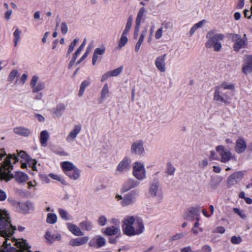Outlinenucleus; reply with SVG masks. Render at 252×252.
Instances as JSON below:
<instances>
[{
  "label": "nucleus",
  "instance_id": "1",
  "mask_svg": "<svg viewBox=\"0 0 252 252\" xmlns=\"http://www.w3.org/2000/svg\"><path fill=\"white\" fill-rule=\"evenodd\" d=\"M19 159L15 154H9L5 158L0 167V180L8 181L14 178L19 183H25L28 181V175L22 171H17L14 175L11 173L13 167L12 164L16 163Z\"/></svg>",
  "mask_w": 252,
  "mask_h": 252
},
{
  "label": "nucleus",
  "instance_id": "2",
  "mask_svg": "<svg viewBox=\"0 0 252 252\" xmlns=\"http://www.w3.org/2000/svg\"><path fill=\"white\" fill-rule=\"evenodd\" d=\"M123 233L128 236L138 235L144 231L145 228L141 218L133 216H126L122 225Z\"/></svg>",
  "mask_w": 252,
  "mask_h": 252
},
{
  "label": "nucleus",
  "instance_id": "3",
  "mask_svg": "<svg viewBox=\"0 0 252 252\" xmlns=\"http://www.w3.org/2000/svg\"><path fill=\"white\" fill-rule=\"evenodd\" d=\"M226 89L234 91L235 89L234 85L231 83L228 84L226 82H223L220 85L216 86L213 99L225 104H229L230 103V100L231 99L229 95V92H223V90Z\"/></svg>",
  "mask_w": 252,
  "mask_h": 252
},
{
  "label": "nucleus",
  "instance_id": "4",
  "mask_svg": "<svg viewBox=\"0 0 252 252\" xmlns=\"http://www.w3.org/2000/svg\"><path fill=\"white\" fill-rule=\"evenodd\" d=\"M214 32L210 31L206 35L207 38H209L205 44L206 47L210 48H214L215 51H220L221 48V44L220 41H222L224 38V35L222 33H217L211 36V34H214Z\"/></svg>",
  "mask_w": 252,
  "mask_h": 252
},
{
  "label": "nucleus",
  "instance_id": "5",
  "mask_svg": "<svg viewBox=\"0 0 252 252\" xmlns=\"http://www.w3.org/2000/svg\"><path fill=\"white\" fill-rule=\"evenodd\" d=\"M228 36L234 42L233 49L235 52H238L241 48H246L248 44V38L245 34L242 38L241 35L236 33H229Z\"/></svg>",
  "mask_w": 252,
  "mask_h": 252
},
{
  "label": "nucleus",
  "instance_id": "6",
  "mask_svg": "<svg viewBox=\"0 0 252 252\" xmlns=\"http://www.w3.org/2000/svg\"><path fill=\"white\" fill-rule=\"evenodd\" d=\"M216 150L220 156L219 160L221 162L226 163L231 159L236 160V157L233 155L230 151L227 150L224 146H217Z\"/></svg>",
  "mask_w": 252,
  "mask_h": 252
},
{
  "label": "nucleus",
  "instance_id": "7",
  "mask_svg": "<svg viewBox=\"0 0 252 252\" xmlns=\"http://www.w3.org/2000/svg\"><path fill=\"white\" fill-rule=\"evenodd\" d=\"M10 222L9 214L6 211L0 209V234L6 233Z\"/></svg>",
  "mask_w": 252,
  "mask_h": 252
},
{
  "label": "nucleus",
  "instance_id": "8",
  "mask_svg": "<svg viewBox=\"0 0 252 252\" xmlns=\"http://www.w3.org/2000/svg\"><path fill=\"white\" fill-rule=\"evenodd\" d=\"M133 175L138 180H143L146 177L145 169L144 165L135 162L133 167Z\"/></svg>",
  "mask_w": 252,
  "mask_h": 252
},
{
  "label": "nucleus",
  "instance_id": "9",
  "mask_svg": "<svg viewBox=\"0 0 252 252\" xmlns=\"http://www.w3.org/2000/svg\"><path fill=\"white\" fill-rule=\"evenodd\" d=\"M17 156L20 157L24 161L27 163L30 167H31L33 171H37L36 168L37 160L35 159L32 158L28 154L23 151H21Z\"/></svg>",
  "mask_w": 252,
  "mask_h": 252
},
{
  "label": "nucleus",
  "instance_id": "10",
  "mask_svg": "<svg viewBox=\"0 0 252 252\" xmlns=\"http://www.w3.org/2000/svg\"><path fill=\"white\" fill-rule=\"evenodd\" d=\"M244 177V173L242 171H237L230 175L227 180L228 188H231L232 186L239 183Z\"/></svg>",
  "mask_w": 252,
  "mask_h": 252
},
{
  "label": "nucleus",
  "instance_id": "11",
  "mask_svg": "<svg viewBox=\"0 0 252 252\" xmlns=\"http://www.w3.org/2000/svg\"><path fill=\"white\" fill-rule=\"evenodd\" d=\"M200 214V208L198 206L190 207L188 209V212H186L184 219L188 220H193L198 217Z\"/></svg>",
  "mask_w": 252,
  "mask_h": 252
},
{
  "label": "nucleus",
  "instance_id": "12",
  "mask_svg": "<svg viewBox=\"0 0 252 252\" xmlns=\"http://www.w3.org/2000/svg\"><path fill=\"white\" fill-rule=\"evenodd\" d=\"M130 159L129 158L126 157L118 165L117 167V171L120 173H122L128 170L130 168Z\"/></svg>",
  "mask_w": 252,
  "mask_h": 252
},
{
  "label": "nucleus",
  "instance_id": "13",
  "mask_svg": "<svg viewBox=\"0 0 252 252\" xmlns=\"http://www.w3.org/2000/svg\"><path fill=\"white\" fill-rule=\"evenodd\" d=\"M143 142L142 140H137L132 143L131 147L132 154L141 155L144 152Z\"/></svg>",
  "mask_w": 252,
  "mask_h": 252
},
{
  "label": "nucleus",
  "instance_id": "14",
  "mask_svg": "<svg viewBox=\"0 0 252 252\" xmlns=\"http://www.w3.org/2000/svg\"><path fill=\"white\" fill-rule=\"evenodd\" d=\"M137 194L136 190H132L128 193L126 194L123 198V200L121 202L123 206H126L133 203V200Z\"/></svg>",
  "mask_w": 252,
  "mask_h": 252
},
{
  "label": "nucleus",
  "instance_id": "15",
  "mask_svg": "<svg viewBox=\"0 0 252 252\" xmlns=\"http://www.w3.org/2000/svg\"><path fill=\"white\" fill-rule=\"evenodd\" d=\"M104 234L107 236L117 235V238L121 236L120 226L114 225L107 227L105 228Z\"/></svg>",
  "mask_w": 252,
  "mask_h": 252
},
{
  "label": "nucleus",
  "instance_id": "16",
  "mask_svg": "<svg viewBox=\"0 0 252 252\" xmlns=\"http://www.w3.org/2000/svg\"><path fill=\"white\" fill-rule=\"evenodd\" d=\"M166 54L158 57L155 61V65L158 70L164 72L166 70L165 57Z\"/></svg>",
  "mask_w": 252,
  "mask_h": 252
},
{
  "label": "nucleus",
  "instance_id": "17",
  "mask_svg": "<svg viewBox=\"0 0 252 252\" xmlns=\"http://www.w3.org/2000/svg\"><path fill=\"white\" fill-rule=\"evenodd\" d=\"M247 148V144L245 140L239 137L236 141L235 151L238 154H241L244 152Z\"/></svg>",
  "mask_w": 252,
  "mask_h": 252
},
{
  "label": "nucleus",
  "instance_id": "18",
  "mask_svg": "<svg viewBox=\"0 0 252 252\" xmlns=\"http://www.w3.org/2000/svg\"><path fill=\"white\" fill-rule=\"evenodd\" d=\"M139 184V183L132 179H128L126 180L123 185L122 188V192H125L133 188L137 187Z\"/></svg>",
  "mask_w": 252,
  "mask_h": 252
},
{
  "label": "nucleus",
  "instance_id": "19",
  "mask_svg": "<svg viewBox=\"0 0 252 252\" xmlns=\"http://www.w3.org/2000/svg\"><path fill=\"white\" fill-rule=\"evenodd\" d=\"M81 130V126L80 125H75L72 130L70 131L66 138V140L68 142L73 141L76 137L78 134Z\"/></svg>",
  "mask_w": 252,
  "mask_h": 252
},
{
  "label": "nucleus",
  "instance_id": "20",
  "mask_svg": "<svg viewBox=\"0 0 252 252\" xmlns=\"http://www.w3.org/2000/svg\"><path fill=\"white\" fill-rule=\"evenodd\" d=\"M89 238L87 236H84L81 238H77L72 239L70 242V245L75 247V246H79L84 244H85L88 241Z\"/></svg>",
  "mask_w": 252,
  "mask_h": 252
},
{
  "label": "nucleus",
  "instance_id": "21",
  "mask_svg": "<svg viewBox=\"0 0 252 252\" xmlns=\"http://www.w3.org/2000/svg\"><path fill=\"white\" fill-rule=\"evenodd\" d=\"M245 61L247 64L243 66L242 71L244 73L247 74L248 72L252 71V56H246Z\"/></svg>",
  "mask_w": 252,
  "mask_h": 252
},
{
  "label": "nucleus",
  "instance_id": "22",
  "mask_svg": "<svg viewBox=\"0 0 252 252\" xmlns=\"http://www.w3.org/2000/svg\"><path fill=\"white\" fill-rule=\"evenodd\" d=\"M14 132L18 135L23 136H29L32 132L30 129L23 126H17L13 129Z\"/></svg>",
  "mask_w": 252,
  "mask_h": 252
},
{
  "label": "nucleus",
  "instance_id": "23",
  "mask_svg": "<svg viewBox=\"0 0 252 252\" xmlns=\"http://www.w3.org/2000/svg\"><path fill=\"white\" fill-rule=\"evenodd\" d=\"M61 166L64 174H68L70 171H72L73 169L77 168L72 163L67 161L61 162Z\"/></svg>",
  "mask_w": 252,
  "mask_h": 252
},
{
  "label": "nucleus",
  "instance_id": "24",
  "mask_svg": "<svg viewBox=\"0 0 252 252\" xmlns=\"http://www.w3.org/2000/svg\"><path fill=\"white\" fill-rule=\"evenodd\" d=\"M105 51V48L102 46L101 48H96L94 51L92 59V63L95 65L96 61L98 59V56H102L104 54Z\"/></svg>",
  "mask_w": 252,
  "mask_h": 252
},
{
  "label": "nucleus",
  "instance_id": "25",
  "mask_svg": "<svg viewBox=\"0 0 252 252\" xmlns=\"http://www.w3.org/2000/svg\"><path fill=\"white\" fill-rule=\"evenodd\" d=\"M45 238L47 243L51 244L56 240L59 241L61 239V236L60 234H52L50 232H47L45 235Z\"/></svg>",
  "mask_w": 252,
  "mask_h": 252
},
{
  "label": "nucleus",
  "instance_id": "26",
  "mask_svg": "<svg viewBox=\"0 0 252 252\" xmlns=\"http://www.w3.org/2000/svg\"><path fill=\"white\" fill-rule=\"evenodd\" d=\"M67 226L69 230L74 235L79 236H83L84 233L81 231L80 228L76 225L71 223H67Z\"/></svg>",
  "mask_w": 252,
  "mask_h": 252
},
{
  "label": "nucleus",
  "instance_id": "27",
  "mask_svg": "<svg viewBox=\"0 0 252 252\" xmlns=\"http://www.w3.org/2000/svg\"><path fill=\"white\" fill-rule=\"evenodd\" d=\"M96 243L97 245V248H100L105 245V239L101 236H98L95 240H92L90 243V246L93 247L94 246V244Z\"/></svg>",
  "mask_w": 252,
  "mask_h": 252
},
{
  "label": "nucleus",
  "instance_id": "28",
  "mask_svg": "<svg viewBox=\"0 0 252 252\" xmlns=\"http://www.w3.org/2000/svg\"><path fill=\"white\" fill-rule=\"evenodd\" d=\"M16 246L20 249L19 251H29L31 247L27 243L26 240L21 239L16 243Z\"/></svg>",
  "mask_w": 252,
  "mask_h": 252
},
{
  "label": "nucleus",
  "instance_id": "29",
  "mask_svg": "<svg viewBox=\"0 0 252 252\" xmlns=\"http://www.w3.org/2000/svg\"><path fill=\"white\" fill-rule=\"evenodd\" d=\"M49 138L48 132L47 130H43L41 132L40 135V142L43 146L46 145L47 142Z\"/></svg>",
  "mask_w": 252,
  "mask_h": 252
},
{
  "label": "nucleus",
  "instance_id": "30",
  "mask_svg": "<svg viewBox=\"0 0 252 252\" xmlns=\"http://www.w3.org/2000/svg\"><path fill=\"white\" fill-rule=\"evenodd\" d=\"M65 174L71 179L76 180L80 177V170L77 168L70 171L69 173Z\"/></svg>",
  "mask_w": 252,
  "mask_h": 252
},
{
  "label": "nucleus",
  "instance_id": "31",
  "mask_svg": "<svg viewBox=\"0 0 252 252\" xmlns=\"http://www.w3.org/2000/svg\"><path fill=\"white\" fill-rule=\"evenodd\" d=\"M65 109V105L63 103L58 104L54 111V114L57 117H60Z\"/></svg>",
  "mask_w": 252,
  "mask_h": 252
},
{
  "label": "nucleus",
  "instance_id": "32",
  "mask_svg": "<svg viewBox=\"0 0 252 252\" xmlns=\"http://www.w3.org/2000/svg\"><path fill=\"white\" fill-rule=\"evenodd\" d=\"M79 226L83 230L90 231L92 229V223L87 220H84L80 223Z\"/></svg>",
  "mask_w": 252,
  "mask_h": 252
},
{
  "label": "nucleus",
  "instance_id": "33",
  "mask_svg": "<svg viewBox=\"0 0 252 252\" xmlns=\"http://www.w3.org/2000/svg\"><path fill=\"white\" fill-rule=\"evenodd\" d=\"M109 90L108 84H105L102 88L101 92L100 98L101 100H103L107 97L109 96Z\"/></svg>",
  "mask_w": 252,
  "mask_h": 252
},
{
  "label": "nucleus",
  "instance_id": "34",
  "mask_svg": "<svg viewBox=\"0 0 252 252\" xmlns=\"http://www.w3.org/2000/svg\"><path fill=\"white\" fill-rule=\"evenodd\" d=\"M91 83L90 80H84L83 81L80 85V90L78 93V95L81 96L84 94L86 88L90 85Z\"/></svg>",
  "mask_w": 252,
  "mask_h": 252
},
{
  "label": "nucleus",
  "instance_id": "35",
  "mask_svg": "<svg viewBox=\"0 0 252 252\" xmlns=\"http://www.w3.org/2000/svg\"><path fill=\"white\" fill-rule=\"evenodd\" d=\"M146 33V31H143L142 32V33L140 36V37L139 38V40L135 45V51L136 52H137L139 50L143 42Z\"/></svg>",
  "mask_w": 252,
  "mask_h": 252
},
{
  "label": "nucleus",
  "instance_id": "36",
  "mask_svg": "<svg viewBox=\"0 0 252 252\" xmlns=\"http://www.w3.org/2000/svg\"><path fill=\"white\" fill-rule=\"evenodd\" d=\"M57 217L55 214L48 213L46 218V222L50 224H54L57 222Z\"/></svg>",
  "mask_w": 252,
  "mask_h": 252
},
{
  "label": "nucleus",
  "instance_id": "37",
  "mask_svg": "<svg viewBox=\"0 0 252 252\" xmlns=\"http://www.w3.org/2000/svg\"><path fill=\"white\" fill-rule=\"evenodd\" d=\"M145 12V8L143 7H141L137 15L136 18V23L141 24L142 19L144 16V14Z\"/></svg>",
  "mask_w": 252,
  "mask_h": 252
},
{
  "label": "nucleus",
  "instance_id": "38",
  "mask_svg": "<svg viewBox=\"0 0 252 252\" xmlns=\"http://www.w3.org/2000/svg\"><path fill=\"white\" fill-rule=\"evenodd\" d=\"M21 34V31H20L18 28H17L15 32H13V36L14 37V43L15 47H16L17 45V44L20 38Z\"/></svg>",
  "mask_w": 252,
  "mask_h": 252
},
{
  "label": "nucleus",
  "instance_id": "39",
  "mask_svg": "<svg viewBox=\"0 0 252 252\" xmlns=\"http://www.w3.org/2000/svg\"><path fill=\"white\" fill-rule=\"evenodd\" d=\"M27 205H28L27 204L26 202L18 203V207L19 208V211L24 214L28 213Z\"/></svg>",
  "mask_w": 252,
  "mask_h": 252
},
{
  "label": "nucleus",
  "instance_id": "40",
  "mask_svg": "<svg viewBox=\"0 0 252 252\" xmlns=\"http://www.w3.org/2000/svg\"><path fill=\"white\" fill-rule=\"evenodd\" d=\"M45 88L44 83L40 82L37 85H35V87H32L33 93H37L40 91L43 90Z\"/></svg>",
  "mask_w": 252,
  "mask_h": 252
},
{
  "label": "nucleus",
  "instance_id": "41",
  "mask_svg": "<svg viewBox=\"0 0 252 252\" xmlns=\"http://www.w3.org/2000/svg\"><path fill=\"white\" fill-rule=\"evenodd\" d=\"M58 212L59 213V215H60L61 218L62 219L65 220H69V218L68 217V213L65 210H64L63 209L60 208L58 210Z\"/></svg>",
  "mask_w": 252,
  "mask_h": 252
},
{
  "label": "nucleus",
  "instance_id": "42",
  "mask_svg": "<svg viewBox=\"0 0 252 252\" xmlns=\"http://www.w3.org/2000/svg\"><path fill=\"white\" fill-rule=\"evenodd\" d=\"M158 183L153 184L150 189V192L153 196H155L157 194V192L158 190Z\"/></svg>",
  "mask_w": 252,
  "mask_h": 252
},
{
  "label": "nucleus",
  "instance_id": "43",
  "mask_svg": "<svg viewBox=\"0 0 252 252\" xmlns=\"http://www.w3.org/2000/svg\"><path fill=\"white\" fill-rule=\"evenodd\" d=\"M123 69V67L121 66L113 70L109 71L111 74L110 75H111V76H117L122 72Z\"/></svg>",
  "mask_w": 252,
  "mask_h": 252
},
{
  "label": "nucleus",
  "instance_id": "44",
  "mask_svg": "<svg viewBox=\"0 0 252 252\" xmlns=\"http://www.w3.org/2000/svg\"><path fill=\"white\" fill-rule=\"evenodd\" d=\"M78 42V39H74V40L70 43L67 52V55H69L73 51L74 47Z\"/></svg>",
  "mask_w": 252,
  "mask_h": 252
},
{
  "label": "nucleus",
  "instance_id": "45",
  "mask_svg": "<svg viewBox=\"0 0 252 252\" xmlns=\"http://www.w3.org/2000/svg\"><path fill=\"white\" fill-rule=\"evenodd\" d=\"M128 39L126 36L121 35L120 40L119 42V47L122 48L124 47L127 42Z\"/></svg>",
  "mask_w": 252,
  "mask_h": 252
},
{
  "label": "nucleus",
  "instance_id": "46",
  "mask_svg": "<svg viewBox=\"0 0 252 252\" xmlns=\"http://www.w3.org/2000/svg\"><path fill=\"white\" fill-rule=\"evenodd\" d=\"M230 241L233 244L238 245L241 243L242 241V239L240 236H233L231 238Z\"/></svg>",
  "mask_w": 252,
  "mask_h": 252
},
{
  "label": "nucleus",
  "instance_id": "47",
  "mask_svg": "<svg viewBox=\"0 0 252 252\" xmlns=\"http://www.w3.org/2000/svg\"><path fill=\"white\" fill-rule=\"evenodd\" d=\"M175 171V168L172 166L170 162L167 163V173L169 175H173Z\"/></svg>",
  "mask_w": 252,
  "mask_h": 252
},
{
  "label": "nucleus",
  "instance_id": "48",
  "mask_svg": "<svg viewBox=\"0 0 252 252\" xmlns=\"http://www.w3.org/2000/svg\"><path fill=\"white\" fill-rule=\"evenodd\" d=\"M186 235L184 233H177L169 239L170 241H173L183 238Z\"/></svg>",
  "mask_w": 252,
  "mask_h": 252
},
{
  "label": "nucleus",
  "instance_id": "49",
  "mask_svg": "<svg viewBox=\"0 0 252 252\" xmlns=\"http://www.w3.org/2000/svg\"><path fill=\"white\" fill-rule=\"evenodd\" d=\"M233 211L235 213L238 215L241 218H242V219L246 218V215L245 214L244 211L243 210H241L240 209L237 208H234Z\"/></svg>",
  "mask_w": 252,
  "mask_h": 252
},
{
  "label": "nucleus",
  "instance_id": "50",
  "mask_svg": "<svg viewBox=\"0 0 252 252\" xmlns=\"http://www.w3.org/2000/svg\"><path fill=\"white\" fill-rule=\"evenodd\" d=\"M85 44H86V41H85V40H84V41L83 42V43L81 44V45L79 47V48L77 49V50L74 53L73 56L77 58L78 55L80 53L81 51L84 48V47L85 45Z\"/></svg>",
  "mask_w": 252,
  "mask_h": 252
},
{
  "label": "nucleus",
  "instance_id": "51",
  "mask_svg": "<svg viewBox=\"0 0 252 252\" xmlns=\"http://www.w3.org/2000/svg\"><path fill=\"white\" fill-rule=\"evenodd\" d=\"M107 222V219L104 216H101L99 217L98 220V224L101 226H104L106 224Z\"/></svg>",
  "mask_w": 252,
  "mask_h": 252
},
{
  "label": "nucleus",
  "instance_id": "52",
  "mask_svg": "<svg viewBox=\"0 0 252 252\" xmlns=\"http://www.w3.org/2000/svg\"><path fill=\"white\" fill-rule=\"evenodd\" d=\"M140 24L138 23H136L135 28H134V35L133 37L134 39H136L138 35V33L140 27Z\"/></svg>",
  "mask_w": 252,
  "mask_h": 252
},
{
  "label": "nucleus",
  "instance_id": "53",
  "mask_svg": "<svg viewBox=\"0 0 252 252\" xmlns=\"http://www.w3.org/2000/svg\"><path fill=\"white\" fill-rule=\"evenodd\" d=\"M18 74V70H13L11 71L9 74L8 79L10 81H12L14 79L15 77L17 76Z\"/></svg>",
  "mask_w": 252,
  "mask_h": 252
},
{
  "label": "nucleus",
  "instance_id": "54",
  "mask_svg": "<svg viewBox=\"0 0 252 252\" xmlns=\"http://www.w3.org/2000/svg\"><path fill=\"white\" fill-rule=\"evenodd\" d=\"M210 160H219L220 157L217 155L215 151H212L210 152Z\"/></svg>",
  "mask_w": 252,
  "mask_h": 252
},
{
  "label": "nucleus",
  "instance_id": "55",
  "mask_svg": "<svg viewBox=\"0 0 252 252\" xmlns=\"http://www.w3.org/2000/svg\"><path fill=\"white\" fill-rule=\"evenodd\" d=\"M68 31L67 26L65 22H63L61 25V32L63 34H65Z\"/></svg>",
  "mask_w": 252,
  "mask_h": 252
},
{
  "label": "nucleus",
  "instance_id": "56",
  "mask_svg": "<svg viewBox=\"0 0 252 252\" xmlns=\"http://www.w3.org/2000/svg\"><path fill=\"white\" fill-rule=\"evenodd\" d=\"M27 205V209H28V213L33 211L34 210V206L32 203L30 201H26Z\"/></svg>",
  "mask_w": 252,
  "mask_h": 252
},
{
  "label": "nucleus",
  "instance_id": "57",
  "mask_svg": "<svg viewBox=\"0 0 252 252\" xmlns=\"http://www.w3.org/2000/svg\"><path fill=\"white\" fill-rule=\"evenodd\" d=\"M38 79V77L36 75H34L32 77V80L31 81V83H30V85L32 88L35 87V85L36 84Z\"/></svg>",
  "mask_w": 252,
  "mask_h": 252
},
{
  "label": "nucleus",
  "instance_id": "58",
  "mask_svg": "<svg viewBox=\"0 0 252 252\" xmlns=\"http://www.w3.org/2000/svg\"><path fill=\"white\" fill-rule=\"evenodd\" d=\"M162 35V29L161 28H159L157 30L155 33V38L157 39H158L160 38Z\"/></svg>",
  "mask_w": 252,
  "mask_h": 252
},
{
  "label": "nucleus",
  "instance_id": "59",
  "mask_svg": "<svg viewBox=\"0 0 252 252\" xmlns=\"http://www.w3.org/2000/svg\"><path fill=\"white\" fill-rule=\"evenodd\" d=\"M132 17L131 15H130V16H129V17L127 19V22L126 24V28L130 29L131 27L132 26Z\"/></svg>",
  "mask_w": 252,
  "mask_h": 252
},
{
  "label": "nucleus",
  "instance_id": "60",
  "mask_svg": "<svg viewBox=\"0 0 252 252\" xmlns=\"http://www.w3.org/2000/svg\"><path fill=\"white\" fill-rule=\"evenodd\" d=\"M54 153L58 155L61 156H68V154L65 152L64 150H57L54 151Z\"/></svg>",
  "mask_w": 252,
  "mask_h": 252
},
{
  "label": "nucleus",
  "instance_id": "61",
  "mask_svg": "<svg viewBox=\"0 0 252 252\" xmlns=\"http://www.w3.org/2000/svg\"><path fill=\"white\" fill-rule=\"evenodd\" d=\"M110 74H111L109 71L104 73L101 77V82H103L106 80L109 77H111V75H110Z\"/></svg>",
  "mask_w": 252,
  "mask_h": 252
},
{
  "label": "nucleus",
  "instance_id": "62",
  "mask_svg": "<svg viewBox=\"0 0 252 252\" xmlns=\"http://www.w3.org/2000/svg\"><path fill=\"white\" fill-rule=\"evenodd\" d=\"M88 55V51H86V52L81 57V58L77 62V64H78L81 63L84 59H85Z\"/></svg>",
  "mask_w": 252,
  "mask_h": 252
},
{
  "label": "nucleus",
  "instance_id": "63",
  "mask_svg": "<svg viewBox=\"0 0 252 252\" xmlns=\"http://www.w3.org/2000/svg\"><path fill=\"white\" fill-rule=\"evenodd\" d=\"M225 231V229L223 226H218L216 229V232L220 234L224 233Z\"/></svg>",
  "mask_w": 252,
  "mask_h": 252
},
{
  "label": "nucleus",
  "instance_id": "64",
  "mask_svg": "<svg viewBox=\"0 0 252 252\" xmlns=\"http://www.w3.org/2000/svg\"><path fill=\"white\" fill-rule=\"evenodd\" d=\"M202 251L204 252H211L212 251V249L210 246L209 245H205L202 248Z\"/></svg>",
  "mask_w": 252,
  "mask_h": 252
}]
</instances>
